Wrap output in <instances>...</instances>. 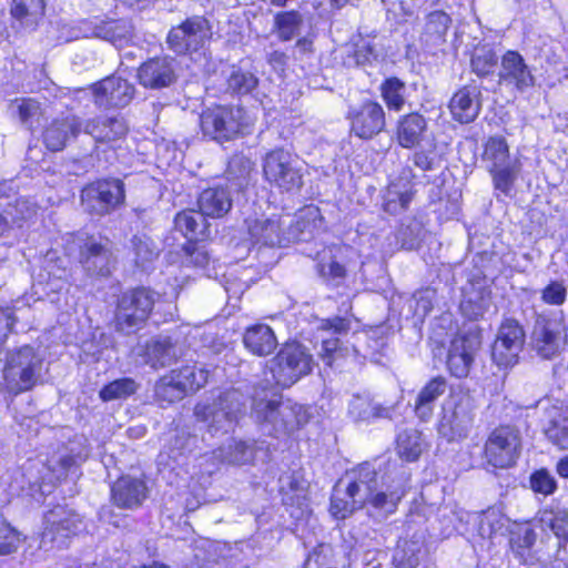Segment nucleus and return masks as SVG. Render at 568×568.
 Wrapping results in <instances>:
<instances>
[{
  "mask_svg": "<svg viewBox=\"0 0 568 568\" xmlns=\"http://www.w3.org/2000/svg\"><path fill=\"white\" fill-rule=\"evenodd\" d=\"M80 126L81 123L75 116L53 121L44 132V144L51 151H60L70 136H75L80 132Z\"/></svg>",
  "mask_w": 568,
  "mask_h": 568,
  "instance_id": "nucleus-33",
  "label": "nucleus"
},
{
  "mask_svg": "<svg viewBox=\"0 0 568 568\" xmlns=\"http://www.w3.org/2000/svg\"><path fill=\"white\" fill-rule=\"evenodd\" d=\"M483 160L487 163L495 189L505 195H510L520 170V163L517 158H510L505 138H489L485 143Z\"/></svg>",
  "mask_w": 568,
  "mask_h": 568,
  "instance_id": "nucleus-9",
  "label": "nucleus"
},
{
  "mask_svg": "<svg viewBox=\"0 0 568 568\" xmlns=\"http://www.w3.org/2000/svg\"><path fill=\"white\" fill-rule=\"evenodd\" d=\"M205 216L206 215L201 211H183L175 216V229L180 231L184 237L189 239L190 242L199 241L205 235L207 229Z\"/></svg>",
  "mask_w": 568,
  "mask_h": 568,
  "instance_id": "nucleus-36",
  "label": "nucleus"
},
{
  "mask_svg": "<svg viewBox=\"0 0 568 568\" xmlns=\"http://www.w3.org/2000/svg\"><path fill=\"white\" fill-rule=\"evenodd\" d=\"M496 341L501 342L507 346H513V349H523L525 333L523 327L516 321L506 320L498 331Z\"/></svg>",
  "mask_w": 568,
  "mask_h": 568,
  "instance_id": "nucleus-49",
  "label": "nucleus"
},
{
  "mask_svg": "<svg viewBox=\"0 0 568 568\" xmlns=\"http://www.w3.org/2000/svg\"><path fill=\"white\" fill-rule=\"evenodd\" d=\"M531 343L536 353L545 359L560 354L568 345V326L562 314L539 318L532 332Z\"/></svg>",
  "mask_w": 568,
  "mask_h": 568,
  "instance_id": "nucleus-13",
  "label": "nucleus"
},
{
  "mask_svg": "<svg viewBox=\"0 0 568 568\" xmlns=\"http://www.w3.org/2000/svg\"><path fill=\"white\" fill-rule=\"evenodd\" d=\"M10 112L18 114L23 123H28L40 112V105L33 99H16L10 104Z\"/></svg>",
  "mask_w": 568,
  "mask_h": 568,
  "instance_id": "nucleus-60",
  "label": "nucleus"
},
{
  "mask_svg": "<svg viewBox=\"0 0 568 568\" xmlns=\"http://www.w3.org/2000/svg\"><path fill=\"white\" fill-rule=\"evenodd\" d=\"M43 371V355L36 348L26 345L11 351L2 369V387L13 395L30 390L41 379Z\"/></svg>",
  "mask_w": 568,
  "mask_h": 568,
  "instance_id": "nucleus-2",
  "label": "nucleus"
},
{
  "mask_svg": "<svg viewBox=\"0 0 568 568\" xmlns=\"http://www.w3.org/2000/svg\"><path fill=\"white\" fill-rule=\"evenodd\" d=\"M144 357L152 367H163L175 357V349L170 338L156 337L146 344Z\"/></svg>",
  "mask_w": 568,
  "mask_h": 568,
  "instance_id": "nucleus-38",
  "label": "nucleus"
},
{
  "mask_svg": "<svg viewBox=\"0 0 568 568\" xmlns=\"http://www.w3.org/2000/svg\"><path fill=\"white\" fill-rule=\"evenodd\" d=\"M357 473H369L365 478L369 493L365 498V506H371L378 515L386 516L393 514L397 508V503L405 494L409 481V474L405 469L395 475H387L379 478L375 469L365 464L359 466Z\"/></svg>",
  "mask_w": 568,
  "mask_h": 568,
  "instance_id": "nucleus-5",
  "label": "nucleus"
},
{
  "mask_svg": "<svg viewBox=\"0 0 568 568\" xmlns=\"http://www.w3.org/2000/svg\"><path fill=\"white\" fill-rule=\"evenodd\" d=\"M252 413L256 420L270 426L268 432L275 435H292L294 432L308 423V408L292 402L291 399L282 400L275 397L255 398L253 400Z\"/></svg>",
  "mask_w": 568,
  "mask_h": 568,
  "instance_id": "nucleus-3",
  "label": "nucleus"
},
{
  "mask_svg": "<svg viewBox=\"0 0 568 568\" xmlns=\"http://www.w3.org/2000/svg\"><path fill=\"white\" fill-rule=\"evenodd\" d=\"M132 254L136 266L146 268L159 255V247L146 235L134 236L132 239Z\"/></svg>",
  "mask_w": 568,
  "mask_h": 568,
  "instance_id": "nucleus-43",
  "label": "nucleus"
},
{
  "mask_svg": "<svg viewBox=\"0 0 568 568\" xmlns=\"http://www.w3.org/2000/svg\"><path fill=\"white\" fill-rule=\"evenodd\" d=\"M21 541V534L9 523L0 519V555H9L16 551Z\"/></svg>",
  "mask_w": 568,
  "mask_h": 568,
  "instance_id": "nucleus-56",
  "label": "nucleus"
},
{
  "mask_svg": "<svg viewBox=\"0 0 568 568\" xmlns=\"http://www.w3.org/2000/svg\"><path fill=\"white\" fill-rule=\"evenodd\" d=\"M243 342L254 355L267 356L277 347V338L273 329L265 324H255L246 328Z\"/></svg>",
  "mask_w": 568,
  "mask_h": 568,
  "instance_id": "nucleus-32",
  "label": "nucleus"
},
{
  "mask_svg": "<svg viewBox=\"0 0 568 568\" xmlns=\"http://www.w3.org/2000/svg\"><path fill=\"white\" fill-rule=\"evenodd\" d=\"M229 89L234 93L246 94L257 85V79L253 73L235 70L229 78Z\"/></svg>",
  "mask_w": 568,
  "mask_h": 568,
  "instance_id": "nucleus-58",
  "label": "nucleus"
},
{
  "mask_svg": "<svg viewBox=\"0 0 568 568\" xmlns=\"http://www.w3.org/2000/svg\"><path fill=\"white\" fill-rule=\"evenodd\" d=\"M72 241L68 244L67 251L73 254L75 248L79 250L80 262L92 273L106 275L110 271L108 267L109 253L108 250L97 243L93 239H84L80 235L71 236Z\"/></svg>",
  "mask_w": 568,
  "mask_h": 568,
  "instance_id": "nucleus-23",
  "label": "nucleus"
},
{
  "mask_svg": "<svg viewBox=\"0 0 568 568\" xmlns=\"http://www.w3.org/2000/svg\"><path fill=\"white\" fill-rule=\"evenodd\" d=\"M509 544L515 556L525 565H535L538 561L532 546L537 534L532 521L513 523L507 527Z\"/></svg>",
  "mask_w": 568,
  "mask_h": 568,
  "instance_id": "nucleus-25",
  "label": "nucleus"
},
{
  "mask_svg": "<svg viewBox=\"0 0 568 568\" xmlns=\"http://www.w3.org/2000/svg\"><path fill=\"white\" fill-rule=\"evenodd\" d=\"M91 30L85 37L100 38L120 45L123 37L124 26L120 21H90Z\"/></svg>",
  "mask_w": 568,
  "mask_h": 568,
  "instance_id": "nucleus-45",
  "label": "nucleus"
},
{
  "mask_svg": "<svg viewBox=\"0 0 568 568\" xmlns=\"http://www.w3.org/2000/svg\"><path fill=\"white\" fill-rule=\"evenodd\" d=\"M449 109L453 118L460 123L474 121L480 110L479 91L475 87H465L457 91L450 100Z\"/></svg>",
  "mask_w": 568,
  "mask_h": 568,
  "instance_id": "nucleus-28",
  "label": "nucleus"
},
{
  "mask_svg": "<svg viewBox=\"0 0 568 568\" xmlns=\"http://www.w3.org/2000/svg\"><path fill=\"white\" fill-rule=\"evenodd\" d=\"M420 550V542L414 541L412 542V547L408 541L404 540L398 545V549L395 554V560L400 562H406L409 567L417 565L418 559L416 557V552Z\"/></svg>",
  "mask_w": 568,
  "mask_h": 568,
  "instance_id": "nucleus-64",
  "label": "nucleus"
},
{
  "mask_svg": "<svg viewBox=\"0 0 568 568\" xmlns=\"http://www.w3.org/2000/svg\"><path fill=\"white\" fill-rule=\"evenodd\" d=\"M508 521V518L500 511V509L489 508L480 517L479 531L483 536L503 534Z\"/></svg>",
  "mask_w": 568,
  "mask_h": 568,
  "instance_id": "nucleus-48",
  "label": "nucleus"
},
{
  "mask_svg": "<svg viewBox=\"0 0 568 568\" xmlns=\"http://www.w3.org/2000/svg\"><path fill=\"white\" fill-rule=\"evenodd\" d=\"M37 213V209L30 201L21 199L18 200L11 209L7 210L0 216V236H2L9 226V223L21 226L22 221L31 219Z\"/></svg>",
  "mask_w": 568,
  "mask_h": 568,
  "instance_id": "nucleus-41",
  "label": "nucleus"
},
{
  "mask_svg": "<svg viewBox=\"0 0 568 568\" xmlns=\"http://www.w3.org/2000/svg\"><path fill=\"white\" fill-rule=\"evenodd\" d=\"M396 139L404 149L418 146L414 153L415 165L423 171L433 170L438 158L437 145L422 114L414 112L402 116L396 125Z\"/></svg>",
  "mask_w": 568,
  "mask_h": 568,
  "instance_id": "nucleus-4",
  "label": "nucleus"
},
{
  "mask_svg": "<svg viewBox=\"0 0 568 568\" xmlns=\"http://www.w3.org/2000/svg\"><path fill=\"white\" fill-rule=\"evenodd\" d=\"M407 174L398 181H392L385 193V210L396 213L397 210H405L413 197V185Z\"/></svg>",
  "mask_w": 568,
  "mask_h": 568,
  "instance_id": "nucleus-35",
  "label": "nucleus"
},
{
  "mask_svg": "<svg viewBox=\"0 0 568 568\" xmlns=\"http://www.w3.org/2000/svg\"><path fill=\"white\" fill-rule=\"evenodd\" d=\"M369 473L354 471L353 480L342 488L338 484L333 491L331 498V514L336 519H345L351 516L355 510L365 506V498L369 493V487L365 478Z\"/></svg>",
  "mask_w": 568,
  "mask_h": 568,
  "instance_id": "nucleus-18",
  "label": "nucleus"
},
{
  "mask_svg": "<svg viewBox=\"0 0 568 568\" xmlns=\"http://www.w3.org/2000/svg\"><path fill=\"white\" fill-rule=\"evenodd\" d=\"M426 446L422 433L417 429H405L397 435L396 452L406 462L417 460Z\"/></svg>",
  "mask_w": 568,
  "mask_h": 568,
  "instance_id": "nucleus-37",
  "label": "nucleus"
},
{
  "mask_svg": "<svg viewBox=\"0 0 568 568\" xmlns=\"http://www.w3.org/2000/svg\"><path fill=\"white\" fill-rule=\"evenodd\" d=\"M253 123L241 106L216 105L201 114V129L205 136L223 142L243 134Z\"/></svg>",
  "mask_w": 568,
  "mask_h": 568,
  "instance_id": "nucleus-7",
  "label": "nucleus"
},
{
  "mask_svg": "<svg viewBox=\"0 0 568 568\" xmlns=\"http://www.w3.org/2000/svg\"><path fill=\"white\" fill-rule=\"evenodd\" d=\"M353 47V55L357 65L372 64L382 54V47L376 36L359 33L354 40Z\"/></svg>",
  "mask_w": 568,
  "mask_h": 568,
  "instance_id": "nucleus-39",
  "label": "nucleus"
},
{
  "mask_svg": "<svg viewBox=\"0 0 568 568\" xmlns=\"http://www.w3.org/2000/svg\"><path fill=\"white\" fill-rule=\"evenodd\" d=\"M537 408L544 413L542 428L547 438L560 449H567L568 407L558 399L542 398Z\"/></svg>",
  "mask_w": 568,
  "mask_h": 568,
  "instance_id": "nucleus-20",
  "label": "nucleus"
},
{
  "mask_svg": "<svg viewBox=\"0 0 568 568\" xmlns=\"http://www.w3.org/2000/svg\"><path fill=\"white\" fill-rule=\"evenodd\" d=\"M138 78L144 88L169 87L176 78L174 60L166 57L151 59L139 68Z\"/></svg>",
  "mask_w": 568,
  "mask_h": 568,
  "instance_id": "nucleus-24",
  "label": "nucleus"
},
{
  "mask_svg": "<svg viewBox=\"0 0 568 568\" xmlns=\"http://www.w3.org/2000/svg\"><path fill=\"white\" fill-rule=\"evenodd\" d=\"M128 124L121 116H99L85 124L84 131L97 142L114 143L125 138Z\"/></svg>",
  "mask_w": 568,
  "mask_h": 568,
  "instance_id": "nucleus-27",
  "label": "nucleus"
},
{
  "mask_svg": "<svg viewBox=\"0 0 568 568\" xmlns=\"http://www.w3.org/2000/svg\"><path fill=\"white\" fill-rule=\"evenodd\" d=\"M171 373L176 377L181 387L184 388L186 394L203 387L209 378V372L203 367H197L195 365L184 366L183 368L179 371H172Z\"/></svg>",
  "mask_w": 568,
  "mask_h": 568,
  "instance_id": "nucleus-42",
  "label": "nucleus"
},
{
  "mask_svg": "<svg viewBox=\"0 0 568 568\" xmlns=\"http://www.w3.org/2000/svg\"><path fill=\"white\" fill-rule=\"evenodd\" d=\"M344 355L345 349L339 346L338 338L332 337L323 339L320 356L327 366H333L337 359Z\"/></svg>",
  "mask_w": 568,
  "mask_h": 568,
  "instance_id": "nucleus-61",
  "label": "nucleus"
},
{
  "mask_svg": "<svg viewBox=\"0 0 568 568\" xmlns=\"http://www.w3.org/2000/svg\"><path fill=\"white\" fill-rule=\"evenodd\" d=\"M112 499L118 507L136 508L148 496V487L143 479L122 476L111 488Z\"/></svg>",
  "mask_w": 568,
  "mask_h": 568,
  "instance_id": "nucleus-26",
  "label": "nucleus"
},
{
  "mask_svg": "<svg viewBox=\"0 0 568 568\" xmlns=\"http://www.w3.org/2000/svg\"><path fill=\"white\" fill-rule=\"evenodd\" d=\"M219 456L229 464H245L252 458V448L244 442L232 440L227 448H220Z\"/></svg>",
  "mask_w": 568,
  "mask_h": 568,
  "instance_id": "nucleus-54",
  "label": "nucleus"
},
{
  "mask_svg": "<svg viewBox=\"0 0 568 568\" xmlns=\"http://www.w3.org/2000/svg\"><path fill=\"white\" fill-rule=\"evenodd\" d=\"M94 102L99 108H122L130 103L134 87L121 77H109L91 88Z\"/></svg>",
  "mask_w": 568,
  "mask_h": 568,
  "instance_id": "nucleus-21",
  "label": "nucleus"
},
{
  "mask_svg": "<svg viewBox=\"0 0 568 568\" xmlns=\"http://www.w3.org/2000/svg\"><path fill=\"white\" fill-rule=\"evenodd\" d=\"M43 0H13L11 13L26 26H31L42 17Z\"/></svg>",
  "mask_w": 568,
  "mask_h": 568,
  "instance_id": "nucleus-44",
  "label": "nucleus"
},
{
  "mask_svg": "<svg viewBox=\"0 0 568 568\" xmlns=\"http://www.w3.org/2000/svg\"><path fill=\"white\" fill-rule=\"evenodd\" d=\"M348 413L355 420H368L382 415L381 409L374 406L369 397L365 395L353 396Z\"/></svg>",
  "mask_w": 568,
  "mask_h": 568,
  "instance_id": "nucleus-51",
  "label": "nucleus"
},
{
  "mask_svg": "<svg viewBox=\"0 0 568 568\" xmlns=\"http://www.w3.org/2000/svg\"><path fill=\"white\" fill-rule=\"evenodd\" d=\"M471 398L463 390H454L444 400L437 424L438 436L448 442H462L468 437L474 423Z\"/></svg>",
  "mask_w": 568,
  "mask_h": 568,
  "instance_id": "nucleus-6",
  "label": "nucleus"
},
{
  "mask_svg": "<svg viewBox=\"0 0 568 568\" xmlns=\"http://www.w3.org/2000/svg\"><path fill=\"white\" fill-rule=\"evenodd\" d=\"M521 351L513 349V346H507L495 339L491 351L493 361L500 368L513 367L517 364Z\"/></svg>",
  "mask_w": 568,
  "mask_h": 568,
  "instance_id": "nucleus-57",
  "label": "nucleus"
},
{
  "mask_svg": "<svg viewBox=\"0 0 568 568\" xmlns=\"http://www.w3.org/2000/svg\"><path fill=\"white\" fill-rule=\"evenodd\" d=\"M263 173L271 185L285 192L296 191L303 183L298 160L284 149L273 150L265 155Z\"/></svg>",
  "mask_w": 568,
  "mask_h": 568,
  "instance_id": "nucleus-11",
  "label": "nucleus"
},
{
  "mask_svg": "<svg viewBox=\"0 0 568 568\" xmlns=\"http://www.w3.org/2000/svg\"><path fill=\"white\" fill-rule=\"evenodd\" d=\"M184 263L196 267H205L210 262V256L204 246L190 243L184 248Z\"/></svg>",
  "mask_w": 568,
  "mask_h": 568,
  "instance_id": "nucleus-63",
  "label": "nucleus"
},
{
  "mask_svg": "<svg viewBox=\"0 0 568 568\" xmlns=\"http://www.w3.org/2000/svg\"><path fill=\"white\" fill-rule=\"evenodd\" d=\"M404 83L396 78L387 79L382 85V95L388 109L399 111L404 106Z\"/></svg>",
  "mask_w": 568,
  "mask_h": 568,
  "instance_id": "nucleus-50",
  "label": "nucleus"
},
{
  "mask_svg": "<svg viewBox=\"0 0 568 568\" xmlns=\"http://www.w3.org/2000/svg\"><path fill=\"white\" fill-rule=\"evenodd\" d=\"M500 77L519 90L534 85V77L524 58L516 51H507L501 60Z\"/></svg>",
  "mask_w": 568,
  "mask_h": 568,
  "instance_id": "nucleus-29",
  "label": "nucleus"
},
{
  "mask_svg": "<svg viewBox=\"0 0 568 568\" xmlns=\"http://www.w3.org/2000/svg\"><path fill=\"white\" fill-rule=\"evenodd\" d=\"M303 24V16L296 10L282 11L275 14L273 31L281 41H290L296 37Z\"/></svg>",
  "mask_w": 568,
  "mask_h": 568,
  "instance_id": "nucleus-40",
  "label": "nucleus"
},
{
  "mask_svg": "<svg viewBox=\"0 0 568 568\" xmlns=\"http://www.w3.org/2000/svg\"><path fill=\"white\" fill-rule=\"evenodd\" d=\"M535 521L542 531H551L558 539L559 546L568 541V511L550 505L539 510Z\"/></svg>",
  "mask_w": 568,
  "mask_h": 568,
  "instance_id": "nucleus-30",
  "label": "nucleus"
},
{
  "mask_svg": "<svg viewBox=\"0 0 568 568\" xmlns=\"http://www.w3.org/2000/svg\"><path fill=\"white\" fill-rule=\"evenodd\" d=\"M82 521L78 514L58 506L44 516V529L41 535L40 548L49 551L62 549L68 540L80 530Z\"/></svg>",
  "mask_w": 568,
  "mask_h": 568,
  "instance_id": "nucleus-12",
  "label": "nucleus"
},
{
  "mask_svg": "<svg viewBox=\"0 0 568 568\" xmlns=\"http://www.w3.org/2000/svg\"><path fill=\"white\" fill-rule=\"evenodd\" d=\"M138 389V385L132 378H120L105 385L100 390V398L103 402H111L116 399H125L133 395Z\"/></svg>",
  "mask_w": 568,
  "mask_h": 568,
  "instance_id": "nucleus-46",
  "label": "nucleus"
},
{
  "mask_svg": "<svg viewBox=\"0 0 568 568\" xmlns=\"http://www.w3.org/2000/svg\"><path fill=\"white\" fill-rule=\"evenodd\" d=\"M154 301V293L146 288H138L123 294L116 312L119 329L130 332L138 328L149 317Z\"/></svg>",
  "mask_w": 568,
  "mask_h": 568,
  "instance_id": "nucleus-15",
  "label": "nucleus"
},
{
  "mask_svg": "<svg viewBox=\"0 0 568 568\" xmlns=\"http://www.w3.org/2000/svg\"><path fill=\"white\" fill-rule=\"evenodd\" d=\"M521 438L519 430L510 426L496 428L485 444V457L494 467L507 468L519 457Z\"/></svg>",
  "mask_w": 568,
  "mask_h": 568,
  "instance_id": "nucleus-14",
  "label": "nucleus"
},
{
  "mask_svg": "<svg viewBox=\"0 0 568 568\" xmlns=\"http://www.w3.org/2000/svg\"><path fill=\"white\" fill-rule=\"evenodd\" d=\"M351 132L363 140H369L385 128V112L382 105L372 100L349 105L346 113Z\"/></svg>",
  "mask_w": 568,
  "mask_h": 568,
  "instance_id": "nucleus-19",
  "label": "nucleus"
},
{
  "mask_svg": "<svg viewBox=\"0 0 568 568\" xmlns=\"http://www.w3.org/2000/svg\"><path fill=\"white\" fill-rule=\"evenodd\" d=\"M85 457L81 454L78 455H68L65 453H59L58 456H53L49 460L48 468L52 473V475L60 480L62 477L67 476V473L74 467L78 462L82 460Z\"/></svg>",
  "mask_w": 568,
  "mask_h": 568,
  "instance_id": "nucleus-55",
  "label": "nucleus"
},
{
  "mask_svg": "<svg viewBox=\"0 0 568 568\" xmlns=\"http://www.w3.org/2000/svg\"><path fill=\"white\" fill-rule=\"evenodd\" d=\"M480 341L477 335L457 336L449 346L447 368L457 378L469 374L475 355L479 349Z\"/></svg>",
  "mask_w": 568,
  "mask_h": 568,
  "instance_id": "nucleus-22",
  "label": "nucleus"
},
{
  "mask_svg": "<svg viewBox=\"0 0 568 568\" xmlns=\"http://www.w3.org/2000/svg\"><path fill=\"white\" fill-rule=\"evenodd\" d=\"M124 200V185L118 179L97 181L82 190V205L90 213L103 215Z\"/></svg>",
  "mask_w": 568,
  "mask_h": 568,
  "instance_id": "nucleus-16",
  "label": "nucleus"
},
{
  "mask_svg": "<svg viewBox=\"0 0 568 568\" xmlns=\"http://www.w3.org/2000/svg\"><path fill=\"white\" fill-rule=\"evenodd\" d=\"M446 379L442 376H438L430 379L420 389L415 403V413L419 419L426 422L432 417L434 403L446 392Z\"/></svg>",
  "mask_w": 568,
  "mask_h": 568,
  "instance_id": "nucleus-34",
  "label": "nucleus"
},
{
  "mask_svg": "<svg viewBox=\"0 0 568 568\" xmlns=\"http://www.w3.org/2000/svg\"><path fill=\"white\" fill-rule=\"evenodd\" d=\"M567 288L558 281L550 282L541 293V298L549 305H561L566 301Z\"/></svg>",
  "mask_w": 568,
  "mask_h": 568,
  "instance_id": "nucleus-62",
  "label": "nucleus"
},
{
  "mask_svg": "<svg viewBox=\"0 0 568 568\" xmlns=\"http://www.w3.org/2000/svg\"><path fill=\"white\" fill-rule=\"evenodd\" d=\"M323 224L321 211L315 205L300 210L294 219L247 216L245 226L253 246L281 247L295 241L308 240Z\"/></svg>",
  "mask_w": 568,
  "mask_h": 568,
  "instance_id": "nucleus-1",
  "label": "nucleus"
},
{
  "mask_svg": "<svg viewBox=\"0 0 568 568\" xmlns=\"http://www.w3.org/2000/svg\"><path fill=\"white\" fill-rule=\"evenodd\" d=\"M210 38L207 21L201 17L187 19L176 28H173L168 36L170 48L176 53H197L205 58V52H199Z\"/></svg>",
  "mask_w": 568,
  "mask_h": 568,
  "instance_id": "nucleus-17",
  "label": "nucleus"
},
{
  "mask_svg": "<svg viewBox=\"0 0 568 568\" xmlns=\"http://www.w3.org/2000/svg\"><path fill=\"white\" fill-rule=\"evenodd\" d=\"M530 488L537 494L548 496L555 493L557 483L548 470L539 469L530 476Z\"/></svg>",
  "mask_w": 568,
  "mask_h": 568,
  "instance_id": "nucleus-59",
  "label": "nucleus"
},
{
  "mask_svg": "<svg viewBox=\"0 0 568 568\" xmlns=\"http://www.w3.org/2000/svg\"><path fill=\"white\" fill-rule=\"evenodd\" d=\"M185 395L186 392L172 373L163 376L155 385V396L161 402L173 403Z\"/></svg>",
  "mask_w": 568,
  "mask_h": 568,
  "instance_id": "nucleus-47",
  "label": "nucleus"
},
{
  "mask_svg": "<svg viewBox=\"0 0 568 568\" xmlns=\"http://www.w3.org/2000/svg\"><path fill=\"white\" fill-rule=\"evenodd\" d=\"M450 18L443 11L432 12L427 17L425 24V34L429 37L434 42L444 40V37L448 30Z\"/></svg>",
  "mask_w": 568,
  "mask_h": 568,
  "instance_id": "nucleus-52",
  "label": "nucleus"
},
{
  "mask_svg": "<svg viewBox=\"0 0 568 568\" xmlns=\"http://www.w3.org/2000/svg\"><path fill=\"white\" fill-rule=\"evenodd\" d=\"M244 407V396L239 390L231 389L221 394L212 404L199 403L194 408V415L197 420L207 423L210 432L227 433L233 429Z\"/></svg>",
  "mask_w": 568,
  "mask_h": 568,
  "instance_id": "nucleus-8",
  "label": "nucleus"
},
{
  "mask_svg": "<svg viewBox=\"0 0 568 568\" xmlns=\"http://www.w3.org/2000/svg\"><path fill=\"white\" fill-rule=\"evenodd\" d=\"M197 204L206 216L222 217L232 207L231 193L225 186H211L201 192Z\"/></svg>",
  "mask_w": 568,
  "mask_h": 568,
  "instance_id": "nucleus-31",
  "label": "nucleus"
},
{
  "mask_svg": "<svg viewBox=\"0 0 568 568\" xmlns=\"http://www.w3.org/2000/svg\"><path fill=\"white\" fill-rule=\"evenodd\" d=\"M497 64V58L493 49L487 47L476 48L471 58L473 71L480 75L491 73Z\"/></svg>",
  "mask_w": 568,
  "mask_h": 568,
  "instance_id": "nucleus-53",
  "label": "nucleus"
},
{
  "mask_svg": "<svg viewBox=\"0 0 568 568\" xmlns=\"http://www.w3.org/2000/svg\"><path fill=\"white\" fill-rule=\"evenodd\" d=\"M313 357L298 343L285 344L271 365V374L274 383L281 387H290L303 376L311 373Z\"/></svg>",
  "mask_w": 568,
  "mask_h": 568,
  "instance_id": "nucleus-10",
  "label": "nucleus"
}]
</instances>
